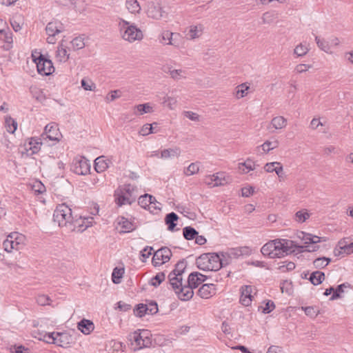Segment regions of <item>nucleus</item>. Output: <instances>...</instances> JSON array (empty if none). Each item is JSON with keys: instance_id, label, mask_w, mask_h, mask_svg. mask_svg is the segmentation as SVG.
I'll use <instances>...</instances> for the list:
<instances>
[{"instance_id": "1", "label": "nucleus", "mask_w": 353, "mask_h": 353, "mask_svg": "<svg viewBox=\"0 0 353 353\" xmlns=\"http://www.w3.org/2000/svg\"><path fill=\"white\" fill-rule=\"evenodd\" d=\"M53 220L57 223L59 227L65 228L68 231H74L79 228V231H83L90 226V223L84 225V220L81 216L72 214V209L65 203H61L57 206L53 214Z\"/></svg>"}, {"instance_id": "2", "label": "nucleus", "mask_w": 353, "mask_h": 353, "mask_svg": "<svg viewBox=\"0 0 353 353\" xmlns=\"http://www.w3.org/2000/svg\"><path fill=\"white\" fill-rule=\"evenodd\" d=\"M196 264L199 269L203 271L216 272L225 265L221 254L217 253H204L196 259Z\"/></svg>"}, {"instance_id": "3", "label": "nucleus", "mask_w": 353, "mask_h": 353, "mask_svg": "<svg viewBox=\"0 0 353 353\" xmlns=\"http://www.w3.org/2000/svg\"><path fill=\"white\" fill-rule=\"evenodd\" d=\"M138 196L137 188L130 183L120 186L114 192V200L119 206L132 204Z\"/></svg>"}, {"instance_id": "4", "label": "nucleus", "mask_w": 353, "mask_h": 353, "mask_svg": "<svg viewBox=\"0 0 353 353\" xmlns=\"http://www.w3.org/2000/svg\"><path fill=\"white\" fill-rule=\"evenodd\" d=\"M119 20V32L123 39L132 43L135 41H141L143 38L142 31L134 23L123 19Z\"/></svg>"}, {"instance_id": "5", "label": "nucleus", "mask_w": 353, "mask_h": 353, "mask_svg": "<svg viewBox=\"0 0 353 353\" xmlns=\"http://www.w3.org/2000/svg\"><path fill=\"white\" fill-rule=\"evenodd\" d=\"M208 279V276L198 272H193L188 276L187 284L184 285V288L181 289L182 294L181 297H183V301L190 300L193 295V289L196 288L200 284L204 282Z\"/></svg>"}, {"instance_id": "6", "label": "nucleus", "mask_w": 353, "mask_h": 353, "mask_svg": "<svg viewBox=\"0 0 353 353\" xmlns=\"http://www.w3.org/2000/svg\"><path fill=\"white\" fill-rule=\"evenodd\" d=\"M128 339L134 351L150 347L152 344L150 332L146 330L134 331L128 335Z\"/></svg>"}, {"instance_id": "7", "label": "nucleus", "mask_w": 353, "mask_h": 353, "mask_svg": "<svg viewBox=\"0 0 353 353\" xmlns=\"http://www.w3.org/2000/svg\"><path fill=\"white\" fill-rule=\"evenodd\" d=\"M4 250L12 252L13 250L19 251L22 248V237L18 232L10 233L3 242Z\"/></svg>"}, {"instance_id": "8", "label": "nucleus", "mask_w": 353, "mask_h": 353, "mask_svg": "<svg viewBox=\"0 0 353 353\" xmlns=\"http://www.w3.org/2000/svg\"><path fill=\"white\" fill-rule=\"evenodd\" d=\"M251 249L248 246L234 248L229 249L225 252H221L225 265L230 263L232 259H237L243 256H248L251 254Z\"/></svg>"}, {"instance_id": "9", "label": "nucleus", "mask_w": 353, "mask_h": 353, "mask_svg": "<svg viewBox=\"0 0 353 353\" xmlns=\"http://www.w3.org/2000/svg\"><path fill=\"white\" fill-rule=\"evenodd\" d=\"M275 243L276 247L274 248L273 251L275 258H281L288 254L290 252H292L291 248L293 246L296 247L294 241L287 239H276ZM294 251L292 250V252Z\"/></svg>"}, {"instance_id": "10", "label": "nucleus", "mask_w": 353, "mask_h": 353, "mask_svg": "<svg viewBox=\"0 0 353 353\" xmlns=\"http://www.w3.org/2000/svg\"><path fill=\"white\" fill-rule=\"evenodd\" d=\"M65 30L63 24L57 20L49 22L46 28V31L48 37L47 41L48 43H54L56 42L55 36Z\"/></svg>"}, {"instance_id": "11", "label": "nucleus", "mask_w": 353, "mask_h": 353, "mask_svg": "<svg viewBox=\"0 0 353 353\" xmlns=\"http://www.w3.org/2000/svg\"><path fill=\"white\" fill-rule=\"evenodd\" d=\"M71 170L77 174L85 175L90 170V164L85 157H77L74 159Z\"/></svg>"}, {"instance_id": "12", "label": "nucleus", "mask_w": 353, "mask_h": 353, "mask_svg": "<svg viewBox=\"0 0 353 353\" xmlns=\"http://www.w3.org/2000/svg\"><path fill=\"white\" fill-rule=\"evenodd\" d=\"M42 140L48 139L51 141H59L62 137V134L59 131L58 125L52 122L46 125L44 132L41 134Z\"/></svg>"}, {"instance_id": "13", "label": "nucleus", "mask_w": 353, "mask_h": 353, "mask_svg": "<svg viewBox=\"0 0 353 353\" xmlns=\"http://www.w3.org/2000/svg\"><path fill=\"white\" fill-rule=\"evenodd\" d=\"M38 63L36 64L37 72L43 76H48L54 71V68L51 60L46 58L42 54H39Z\"/></svg>"}, {"instance_id": "14", "label": "nucleus", "mask_w": 353, "mask_h": 353, "mask_svg": "<svg viewBox=\"0 0 353 353\" xmlns=\"http://www.w3.org/2000/svg\"><path fill=\"white\" fill-rule=\"evenodd\" d=\"M172 256L170 249L167 247H163L157 250L152 259V263L154 267L159 266L168 262Z\"/></svg>"}, {"instance_id": "15", "label": "nucleus", "mask_w": 353, "mask_h": 353, "mask_svg": "<svg viewBox=\"0 0 353 353\" xmlns=\"http://www.w3.org/2000/svg\"><path fill=\"white\" fill-rule=\"evenodd\" d=\"M168 283L172 286L173 290L177 295V297L183 301V297H181V292L182 288H184V285H183V277L176 274L174 272H170L168 276Z\"/></svg>"}, {"instance_id": "16", "label": "nucleus", "mask_w": 353, "mask_h": 353, "mask_svg": "<svg viewBox=\"0 0 353 353\" xmlns=\"http://www.w3.org/2000/svg\"><path fill=\"white\" fill-rule=\"evenodd\" d=\"M42 138L32 137L28 142L23 143V154L32 156L39 152L42 145Z\"/></svg>"}, {"instance_id": "17", "label": "nucleus", "mask_w": 353, "mask_h": 353, "mask_svg": "<svg viewBox=\"0 0 353 353\" xmlns=\"http://www.w3.org/2000/svg\"><path fill=\"white\" fill-rule=\"evenodd\" d=\"M26 190L35 195H41L46 192L45 185L37 179H32L26 183Z\"/></svg>"}, {"instance_id": "18", "label": "nucleus", "mask_w": 353, "mask_h": 353, "mask_svg": "<svg viewBox=\"0 0 353 353\" xmlns=\"http://www.w3.org/2000/svg\"><path fill=\"white\" fill-rule=\"evenodd\" d=\"M164 11L159 3L153 1L149 2L148 4L147 14L150 18L159 20L162 18Z\"/></svg>"}, {"instance_id": "19", "label": "nucleus", "mask_w": 353, "mask_h": 353, "mask_svg": "<svg viewBox=\"0 0 353 353\" xmlns=\"http://www.w3.org/2000/svg\"><path fill=\"white\" fill-rule=\"evenodd\" d=\"M352 252L353 242L347 243L345 239L340 240L336 248H335L334 250V254L336 256H339L343 254H350Z\"/></svg>"}, {"instance_id": "20", "label": "nucleus", "mask_w": 353, "mask_h": 353, "mask_svg": "<svg viewBox=\"0 0 353 353\" xmlns=\"http://www.w3.org/2000/svg\"><path fill=\"white\" fill-rule=\"evenodd\" d=\"M253 287L251 285H243L241 288L240 302L244 306H248L252 301Z\"/></svg>"}, {"instance_id": "21", "label": "nucleus", "mask_w": 353, "mask_h": 353, "mask_svg": "<svg viewBox=\"0 0 353 353\" xmlns=\"http://www.w3.org/2000/svg\"><path fill=\"white\" fill-rule=\"evenodd\" d=\"M205 183L213 186H221L228 183V179L223 173H216V174L207 176Z\"/></svg>"}, {"instance_id": "22", "label": "nucleus", "mask_w": 353, "mask_h": 353, "mask_svg": "<svg viewBox=\"0 0 353 353\" xmlns=\"http://www.w3.org/2000/svg\"><path fill=\"white\" fill-rule=\"evenodd\" d=\"M198 295L202 299H208L215 294V285L212 283L203 284L198 290Z\"/></svg>"}, {"instance_id": "23", "label": "nucleus", "mask_w": 353, "mask_h": 353, "mask_svg": "<svg viewBox=\"0 0 353 353\" xmlns=\"http://www.w3.org/2000/svg\"><path fill=\"white\" fill-rule=\"evenodd\" d=\"M71 337L67 333L56 332V339L54 344L66 348L69 347L70 340Z\"/></svg>"}, {"instance_id": "24", "label": "nucleus", "mask_w": 353, "mask_h": 353, "mask_svg": "<svg viewBox=\"0 0 353 353\" xmlns=\"http://www.w3.org/2000/svg\"><path fill=\"white\" fill-rule=\"evenodd\" d=\"M256 166L255 162L250 158H248L244 162L238 164L239 170L243 174H247L250 171L255 170Z\"/></svg>"}, {"instance_id": "25", "label": "nucleus", "mask_w": 353, "mask_h": 353, "mask_svg": "<svg viewBox=\"0 0 353 353\" xmlns=\"http://www.w3.org/2000/svg\"><path fill=\"white\" fill-rule=\"evenodd\" d=\"M77 327L84 334H89L94 326L91 321L83 319L78 323Z\"/></svg>"}, {"instance_id": "26", "label": "nucleus", "mask_w": 353, "mask_h": 353, "mask_svg": "<svg viewBox=\"0 0 353 353\" xmlns=\"http://www.w3.org/2000/svg\"><path fill=\"white\" fill-rule=\"evenodd\" d=\"M110 161L105 159L103 156L99 157L94 160V169L97 172L101 173L109 167Z\"/></svg>"}, {"instance_id": "27", "label": "nucleus", "mask_w": 353, "mask_h": 353, "mask_svg": "<svg viewBox=\"0 0 353 353\" xmlns=\"http://www.w3.org/2000/svg\"><path fill=\"white\" fill-rule=\"evenodd\" d=\"M276 240L270 241L266 243L261 249V252L263 255L267 256L270 259H274L275 254H274V249L276 246H275Z\"/></svg>"}, {"instance_id": "28", "label": "nucleus", "mask_w": 353, "mask_h": 353, "mask_svg": "<svg viewBox=\"0 0 353 353\" xmlns=\"http://www.w3.org/2000/svg\"><path fill=\"white\" fill-rule=\"evenodd\" d=\"M179 219L178 215L174 212H170L165 215V223L168 225V230L170 231H174L176 226L175 223Z\"/></svg>"}, {"instance_id": "29", "label": "nucleus", "mask_w": 353, "mask_h": 353, "mask_svg": "<svg viewBox=\"0 0 353 353\" xmlns=\"http://www.w3.org/2000/svg\"><path fill=\"white\" fill-rule=\"evenodd\" d=\"M70 57V54L68 52L67 47L62 43L58 46L57 50V58L60 62H66Z\"/></svg>"}, {"instance_id": "30", "label": "nucleus", "mask_w": 353, "mask_h": 353, "mask_svg": "<svg viewBox=\"0 0 353 353\" xmlns=\"http://www.w3.org/2000/svg\"><path fill=\"white\" fill-rule=\"evenodd\" d=\"M119 224L121 226L122 228V230L120 231V233L130 232L135 230V226L134 224L125 217H121V219L119 221Z\"/></svg>"}, {"instance_id": "31", "label": "nucleus", "mask_w": 353, "mask_h": 353, "mask_svg": "<svg viewBox=\"0 0 353 353\" xmlns=\"http://www.w3.org/2000/svg\"><path fill=\"white\" fill-rule=\"evenodd\" d=\"M181 154V149L179 147L173 148L165 149L161 152V157L162 159H168L174 157H179Z\"/></svg>"}, {"instance_id": "32", "label": "nucleus", "mask_w": 353, "mask_h": 353, "mask_svg": "<svg viewBox=\"0 0 353 353\" xmlns=\"http://www.w3.org/2000/svg\"><path fill=\"white\" fill-rule=\"evenodd\" d=\"M151 199H154V197L150 194H145L139 197L138 203L143 208L146 209L148 207L150 209V206L153 203Z\"/></svg>"}, {"instance_id": "33", "label": "nucleus", "mask_w": 353, "mask_h": 353, "mask_svg": "<svg viewBox=\"0 0 353 353\" xmlns=\"http://www.w3.org/2000/svg\"><path fill=\"white\" fill-rule=\"evenodd\" d=\"M271 125L276 130H281L287 125V120L282 116L274 117L271 121Z\"/></svg>"}, {"instance_id": "34", "label": "nucleus", "mask_w": 353, "mask_h": 353, "mask_svg": "<svg viewBox=\"0 0 353 353\" xmlns=\"http://www.w3.org/2000/svg\"><path fill=\"white\" fill-rule=\"evenodd\" d=\"M324 279L325 274L320 271H315L312 272L309 278L310 282L314 285L321 284L324 281Z\"/></svg>"}, {"instance_id": "35", "label": "nucleus", "mask_w": 353, "mask_h": 353, "mask_svg": "<svg viewBox=\"0 0 353 353\" xmlns=\"http://www.w3.org/2000/svg\"><path fill=\"white\" fill-rule=\"evenodd\" d=\"M125 7L132 14L139 13L141 10V6L137 0H126Z\"/></svg>"}, {"instance_id": "36", "label": "nucleus", "mask_w": 353, "mask_h": 353, "mask_svg": "<svg viewBox=\"0 0 353 353\" xmlns=\"http://www.w3.org/2000/svg\"><path fill=\"white\" fill-rule=\"evenodd\" d=\"M4 125L6 130L11 134H13L17 128V121L10 116L5 117Z\"/></svg>"}, {"instance_id": "37", "label": "nucleus", "mask_w": 353, "mask_h": 353, "mask_svg": "<svg viewBox=\"0 0 353 353\" xmlns=\"http://www.w3.org/2000/svg\"><path fill=\"white\" fill-rule=\"evenodd\" d=\"M276 18L277 14L274 11L265 12L261 17V24H271Z\"/></svg>"}, {"instance_id": "38", "label": "nucleus", "mask_w": 353, "mask_h": 353, "mask_svg": "<svg viewBox=\"0 0 353 353\" xmlns=\"http://www.w3.org/2000/svg\"><path fill=\"white\" fill-rule=\"evenodd\" d=\"M203 30L202 25L190 26L188 35L191 39L199 38L202 34Z\"/></svg>"}, {"instance_id": "39", "label": "nucleus", "mask_w": 353, "mask_h": 353, "mask_svg": "<svg viewBox=\"0 0 353 353\" xmlns=\"http://www.w3.org/2000/svg\"><path fill=\"white\" fill-rule=\"evenodd\" d=\"M198 234L199 232L191 226H186L183 229V237L188 241L194 239Z\"/></svg>"}, {"instance_id": "40", "label": "nucleus", "mask_w": 353, "mask_h": 353, "mask_svg": "<svg viewBox=\"0 0 353 353\" xmlns=\"http://www.w3.org/2000/svg\"><path fill=\"white\" fill-rule=\"evenodd\" d=\"M310 216V213L307 212L306 209H303L299 211H297L294 214V221L302 223H304L307 219H308Z\"/></svg>"}, {"instance_id": "41", "label": "nucleus", "mask_w": 353, "mask_h": 353, "mask_svg": "<svg viewBox=\"0 0 353 353\" xmlns=\"http://www.w3.org/2000/svg\"><path fill=\"white\" fill-rule=\"evenodd\" d=\"M84 40L85 38L83 35L79 36L73 39L70 42L72 49L74 50L83 49L85 46Z\"/></svg>"}, {"instance_id": "42", "label": "nucleus", "mask_w": 353, "mask_h": 353, "mask_svg": "<svg viewBox=\"0 0 353 353\" xmlns=\"http://www.w3.org/2000/svg\"><path fill=\"white\" fill-rule=\"evenodd\" d=\"M157 125V123L154 122L152 124L146 123L143 125L141 128L139 133L143 136H146L152 133L157 132V130H155V127Z\"/></svg>"}, {"instance_id": "43", "label": "nucleus", "mask_w": 353, "mask_h": 353, "mask_svg": "<svg viewBox=\"0 0 353 353\" xmlns=\"http://www.w3.org/2000/svg\"><path fill=\"white\" fill-rule=\"evenodd\" d=\"M39 336H34L35 338H38L39 340H42L47 343L54 344L56 339V332L51 333H45V334H39Z\"/></svg>"}, {"instance_id": "44", "label": "nucleus", "mask_w": 353, "mask_h": 353, "mask_svg": "<svg viewBox=\"0 0 353 353\" xmlns=\"http://www.w3.org/2000/svg\"><path fill=\"white\" fill-rule=\"evenodd\" d=\"M330 261V258H327L325 256L319 257L313 261V265L315 268L321 269L326 267Z\"/></svg>"}, {"instance_id": "45", "label": "nucleus", "mask_w": 353, "mask_h": 353, "mask_svg": "<svg viewBox=\"0 0 353 353\" xmlns=\"http://www.w3.org/2000/svg\"><path fill=\"white\" fill-rule=\"evenodd\" d=\"M187 266V262L185 259L179 261L174 266V269L171 272H174L176 274L182 276Z\"/></svg>"}, {"instance_id": "46", "label": "nucleus", "mask_w": 353, "mask_h": 353, "mask_svg": "<svg viewBox=\"0 0 353 353\" xmlns=\"http://www.w3.org/2000/svg\"><path fill=\"white\" fill-rule=\"evenodd\" d=\"M315 41L317 44V46L325 52L329 53L330 50V46L325 39H321L318 36H315Z\"/></svg>"}, {"instance_id": "47", "label": "nucleus", "mask_w": 353, "mask_h": 353, "mask_svg": "<svg viewBox=\"0 0 353 353\" xmlns=\"http://www.w3.org/2000/svg\"><path fill=\"white\" fill-rule=\"evenodd\" d=\"M165 279V274L163 272L157 273L151 279L150 284L155 288L158 287Z\"/></svg>"}, {"instance_id": "48", "label": "nucleus", "mask_w": 353, "mask_h": 353, "mask_svg": "<svg viewBox=\"0 0 353 353\" xmlns=\"http://www.w3.org/2000/svg\"><path fill=\"white\" fill-rule=\"evenodd\" d=\"M124 274V269L123 268H115L113 270L112 274V282L115 284H119L121 283V279L123 276V274Z\"/></svg>"}, {"instance_id": "49", "label": "nucleus", "mask_w": 353, "mask_h": 353, "mask_svg": "<svg viewBox=\"0 0 353 353\" xmlns=\"http://www.w3.org/2000/svg\"><path fill=\"white\" fill-rule=\"evenodd\" d=\"M279 145V141L275 139L272 141H265L261 145V147L262 148V150L265 152H270V150L274 149V148H276Z\"/></svg>"}, {"instance_id": "50", "label": "nucleus", "mask_w": 353, "mask_h": 353, "mask_svg": "<svg viewBox=\"0 0 353 353\" xmlns=\"http://www.w3.org/2000/svg\"><path fill=\"white\" fill-rule=\"evenodd\" d=\"M350 286V285L347 283H342L341 285H339L336 289H334V293L330 298V301L336 300L339 298L341 297V294L344 292L343 288H346Z\"/></svg>"}, {"instance_id": "51", "label": "nucleus", "mask_w": 353, "mask_h": 353, "mask_svg": "<svg viewBox=\"0 0 353 353\" xmlns=\"http://www.w3.org/2000/svg\"><path fill=\"white\" fill-rule=\"evenodd\" d=\"M250 88L246 83H241L236 88V97L237 99H241L247 95V90Z\"/></svg>"}, {"instance_id": "52", "label": "nucleus", "mask_w": 353, "mask_h": 353, "mask_svg": "<svg viewBox=\"0 0 353 353\" xmlns=\"http://www.w3.org/2000/svg\"><path fill=\"white\" fill-rule=\"evenodd\" d=\"M152 109V107L148 103L139 104L134 107V114H136L139 112V114H143L145 113L150 112Z\"/></svg>"}, {"instance_id": "53", "label": "nucleus", "mask_w": 353, "mask_h": 353, "mask_svg": "<svg viewBox=\"0 0 353 353\" xmlns=\"http://www.w3.org/2000/svg\"><path fill=\"white\" fill-rule=\"evenodd\" d=\"M167 72L169 73L170 77L174 80H178V79H181V77H185L183 75V74L185 73V71H183L182 70H175V69H172L171 67H168Z\"/></svg>"}, {"instance_id": "54", "label": "nucleus", "mask_w": 353, "mask_h": 353, "mask_svg": "<svg viewBox=\"0 0 353 353\" xmlns=\"http://www.w3.org/2000/svg\"><path fill=\"white\" fill-rule=\"evenodd\" d=\"M308 51L309 48L306 46L300 43L295 47L294 50V54H296L297 57H303L308 52Z\"/></svg>"}, {"instance_id": "55", "label": "nucleus", "mask_w": 353, "mask_h": 353, "mask_svg": "<svg viewBox=\"0 0 353 353\" xmlns=\"http://www.w3.org/2000/svg\"><path fill=\"white\" fill-rule=\"evenodd\" d=\"M30 91L32 97H34L37 100L41 101L44 99L43 92L39 88L36 86H31L30 88Z\"/></svg>"}, {"instance_id": "56", "label": "nucleus", "mask_w": 353, "mask_h": 353, "mask_svg": "<svg viewBox=\"0 0 353 353\" xmlns=\"http://www.w3.org/2000/svg\"><path fill=\"white\" fill-rule=\"evenodd\" d=\"M176 99L172 97L165 96L163 97V103L170 109H174L176 105Z\"/></svg>"}, {"instance_id": "57", "label": "nucleus", "mask_w": 353, "mask_h": 353, "mask_svg": "<svg viewBox=\"0 0 353 353\" xmlns=\"http://www.w3.org/2000/svg\"><path fill=\"white\" fill-rule=\"evenodd\" d=\"M275 308L274 303L270 300H268L265 306H260L259 310H261L263 314H269Z\"/></svg>"}, {"instance_id": "58", "label": "nucleus", "mask_w": 353, "mask_h": 353, "mask_svg": "<svg viewBox=\"0 0 353 353\" xmlns=\"http://www.w3.org/2000/svg\"><path fill=\"white\" fill-rule=\"evenodd\" d=\"M135 315L139 317H142L147 314V307L145 304L139 303L137 305L134 310Z\"/></svg>"}, {"instance_id": "59", "label": "nucleus", "mask_w": 353, "mask_h": 353, "mask_svg": "<svg viewBox=\"0 0 353 353\" xmlns=\"http://www.w3.org/2000/svg\"><path fill=\"white\" fill-rule=\"evenodd\" d=\"M153 248L150 246H145L140 252V259L142 262H145V260L152 254Z\"/></svg>"}, {"instance_id": "60", "label": "nucleus", "mask_w": 353, "mask_h": 353, "mask_svg": "<svg viewBox=\"0 0 353 353\" xmlns=\"http://www.w3.org/2000/svg\"><path fill=\"white\" fill-rule=\"evenodd\" d=\"M121 95V92L119 90H115L110 92L106 97L105 100L107 102L113 101L117 99H119Z\"/></svg>"}, {"instance_id": "61", "label": "nucleus", "mask_w": 353, "mask_h": 353, "mask_svg": "<svg viewBox=\"0 0 353 353\" xmlns=\"http://www.w3.org/2000/svg\"><path fill=\"white\" fill-rule=\"evenodd\" d=\"M10 24L15 32L20 31L21 26L20 24V16H14L10 19Z\"/></svg>"}, {"instance_id": "62", "label": "nucleus", "mask_w": 353, "mask_h": 353, "mask_svg": "<svg viewBox=\"0 0 353 353\" xmlns=\"http://www.w3.org/2000/svg\"><path fill=\"white\" fill-rule=\"evenodd\" d=\"M281 263H282V265H280L279 269L283 272H284L285 270L291 271V270H294L296 267L295 263L292 261H283Z\"/></svg>"}, {"instance_id": "63", "label": "nucleus", "mask_w": 353, "mask_h": 353, "mask_svg": "<svg viewBox=\"0 0 353 353\" xmlns=\"http://www.w3.org/2000/svg\"><path fill=\"white\" fill-rule=\"evenodd\" d=\"M81 84L82 88L85 90H94L95 88V85L94 83H92L90 80H86L85 79H83L81 81Z\"/></svg>"}, {"instance_id": "64", "label": "nucleus", "mask_w": 353, "mask_h": 353, "mask_svg": "<svg viewBox=\"0 0 353 353\" xmlns=\"http://www.w3.org/2000/svg\"><path fill=\"white\" fill-rule=\"evenodd\" d=\"M50 299L45 294H40L37 297V303L42 306L50 305Z\"/></svg>"}]
</instances>
